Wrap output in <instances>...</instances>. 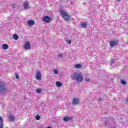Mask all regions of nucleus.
I'll return each instance as SVG.
<instances>
[{"label": "nucleus", "instance_id": "obj_1", "mask_svg": "<svg viewBox=\"0 0 128 128\" xmlns=\"http://www.w3.org/2000/svg\"><path fill=\"white\" fill-rule=\"evenodd\" d=\"M74 80H76L77 82H82V80H84V77L82 75L80 74V73L75 72L72 74Z\"/></svg>", "mask_w": 128, "mask_h": 128}, {"label": "nucleus", "instance_id": "obj_2", "mask_svg": "<svg viewBox=\"0 0 128 128\" xmlns=\"http://www.w3.org/2000/svg\"><path fill=\"white\" fill-rule=\"evenodd\" d=\"M60 12L62 18H64V20H70V15L66 14V12L64 10H60Z\"/></svg>", "mask_w": 128, "mask_h": 128}, {"label": "nucleus", "instance_id": "obj_3", "mask_svg": "<svg viewBox=\"0 0 128 128\" xmlns=\"http://www.w3.org/2000/svg\"><path fill=\"white\" fill-rule=\"evenodd\" d=\"M80 104V99L78 98H74L72 100V104L74 106H76Z\"/></svg>", "mask_w": 128, "mask_h": 128}, {"label": "nucleus", "instance_id": "obj_4", "mask_svg": "<svg viewBox=\"0 0 128 128\" xmlns=\"http://www.w3.org/2000/svg\"><path fill=\"white\" fill-rule=\"evenodd\" d=\"M43 22H46V24H49L50 22L52 20V18L48 16H44L42 18Z\"/></svg>", "mask_w": 128, "mask_h": 128}, {"label": "nucleus", "instance_id": "obj_5", "mask_svg": "<svg viewBox=\"0 0 128 128\" xmlns=\"http://www.w3.org/2000/svg\"><path fill=\"white\" fill-rule=\"evenodd\" d=\"M118 40H116L115 41H110V48H113L114 46H118Z\"/></svg>", "mask_w": 128, "mask_h": 128}, {"label": "nucleus", "instance_id": "obj_6", "mask_svg": "<svg viewBox=\"0 0 128 128\" xmlns=\"http://www.w3.org/2000/svg\"><path fill=\"white\" fill-rule=\"evenodd\" d=\"M23 6H24V10H28V8H30V4L28 2H24Z\"/></svg>", "mask_w": 128, "mask_h": 128}, {"label": "nucleus", "instance_id": "obj_7", "mask_svg": "<svg viewBox=\"0 0 128 128\" xmlns=\"http://www.w3.org/2000/svg\"><path fill=\"white\" fill-rule=\"evenodd\" d=\"M36 78L38 80H42V75L40 74V71H38L36 74Z\"/></svg>", "mask_w": 128, "mask_h": 128}, {"label": "nucleus", "instance_id": "obj_8", "mask_svg": "<svg viewBox=\"0 0 128 128\" xmlns=\"http://www.w3.org/2000/svg\"><path fill=\"white\" fill-rule=\"evenodd\" d=\"M0 88H1L0 89V92H4L6 90V86L4 85V83H0Z\"/></svg>", "mask_w": 128, "mask_h": 128}, {"label": "nucleus", "instance_id": "obj_9", "mask_svg": "<svg viewBox=\"0 0 128 128\" xmlns=\"http://www.w3.org/2000/svg\"><path fill=\"white\" fill-rule=\"evenodd\" d=\"M24 48H25V50H30V44L29 42H26Z\"/></svg>", "mask_w": 128, "mask_h": 128}, {"label": "nucleus", "instance_id": "obj_10", "mask_svg": "<svg viewBox=\"0 0 128 128\" xmlns=\"http://www.w3.org/2000/svg\"><path fill=\"white\" fill-rule=\"evenodd\" d=\"M64 122H68V120H72V117H67L65 116L63 118Z\"/></svg>", "mask_w": 128, "mask_h": 128}, {"label": "nucleus", "instance_id": "obj_11", "mask_svg": "<svg viewBox=\"0 0 128 128\" xmlns=\"http://www.w3.org/2000/svg\"><path fill=\"white\" fill-rule=\"evenodd\" d=\"M80 26L82 28H86L88 26V24L85 22H82L80 23Z\"/></svg>", "mask_w": 128, "mask_h": 128}, {"label": "nucleus", "instance_id": "obj_12", "mask_svg": "<svg viewBox=\"0 0 128 128\" xmlns=\"http://www.w3.org/2000/svg\"><path fill=\"white\" fill-rule=\"evenodd\" d=\"M28 24H29V26H34V21L32 20H30L28 22Z\"/></svg>", "mask_w": 128, "mask_h": 128}, {"label": "nucleus", "instance_id": "obj_13", "mask_svg": "<svg viewBox=\"0 0 128 128\" xmlns=\"http://www.w3.org/2000/svg\"><path fill=\"white\" fill-rule=\"evenodd\" d=\"M2 48L3 50H8V46L6 44H3L2 45Z\"/></svg>", "mask_w": 128, "mask_h": 128}, {"label": "nucleus", "instance_id": "obj_14", "mask_svg": "<svg viewBox=\"0 0 128 128\" xmlns=\"http://www.w3.org/2000/svg\"><path fill=\"white\" fill-rule=\"evenodd\" d=\"M13 38L15 40H18V36L16 34H14L13 35Z\"/></svg>", "mask_w": 128, "mask_h": 128}, {"label": "nucleus", "instance_id": "obj_15", "mask_svg": "<svg viewBox=\"0 0 128 128\" xmlns=\"http://www.w3.org/2000/svg\"><path fill=\"white\" fill-rule=\"evenodd\" d=\"M62 84L60 82H56V86H58V88L60 87V86H62Z\"/></svg>", "mask_w": 128, "mask_h": 128}, {"label": "nucleus", "instance_id": "obj_16", "mask_svg": "<svg viewBox=\"0 0 128 128\" xmlns=\"http://www.w3.org/2000/svg\"><path fill=\"white\" fill-rule=\"evenodd\" d=\"M9 118H10V122H14V116H10Z\"/></svg>", "mask_w": 128, "mask_h": 128}, {"label": "nucleus", "instance_id": "obj_17", "mask_svg": "<svg viewBox=\"0 0 128 128\" xmlns=\"http://www.w3.org/2000/svg\"><path fill=\"white\" fill-rule=\"evenodd\" d=\"M76 68H82V65L80 64H76L75 65Z\"/></svg>", "mask_w": 128, "mask_h": 128}, {"label": "nucleus", "instance_id": "obj_18", "mask_svg": "<svg viewBox=\"0 0 128 128\" xmlns=\"http://www.w3.org/2000/svg\"><path fill=\"white\" fill-rule=\"evenodd\" d=\"M40 118V115H36V120H39Z\"/></svg>", "mask_w": 128, "mask_h": 128}, {"label": "nucleus", "instance_id": "obj_19", "mask_svg": "<svg viewBox=\"0 0 128 128\" xmlns=\"http://www.w3.org/2000/svg\"><path fill=\"white\" fill-rule=\"evenodd\" d=\"M54 74H58V70L54 69Z\"/></svg>", "mask_w": 128, "mask_h": 128}, {"label": "nucleus", "instance_id": "obj_20", "mask_svg": "<svg viewBox=\"0 0 128 128\" xmlns=\"http://www.w3.org/2000/svg\"><path fill=\"white\" fill-rule=\"evenodd\" d=\"M66 42L68 44H72V40H66Z\"/></svg>", "mask_w": 128, "mask_h": 128}, {"label": "nucleus", "instance_id": "obj_21", "mask_svg": "<svg viewBox=\"0 0 128 128\" xmlns=\"http://www.w3.org/2000/svg\"><path fill=\"white\" fill-rule=\"evenodd\" d=\"M121 83L122 84H126V82L122 80H121Z\"/></svg>", "mask_w": 128, "mask_h": 128}, {"label": "nucleus", "instance_id": "obj_22", "mask_svg": "<svg viewBox=\"0 0 128 128\" xmlns=\"http://www.w3.org/2000/svg\"><path fill=\"white\" fill-rule=\"evenodd\" d=\"M0 124H4L2 118V117H0Z\"/></svg>", "mask_w": 128, "mask_h": 128}, {"label": "nucleus", "instance_id": "obj_23", "mask_svg": "<svg viewBox=\"0 0 128 128\" xmlns=\"http://www.w3.org/2000/svg\"><path fill=\"white\" fill-rule=\"evenodd\" d=\"M12 6L13 8H16V4H14L12 5Z\"/></svg>", "mask_w": 128, "mask_h": 128}, {"label": "nucleus", "instance_id": "obj_24", "mask_svg": "<svg viewBox=\"0 0 128 128\" xmlns=\"http://www.w3.org/2000/svg\"><path fill=\"white\" fill-rule=\"evenodd\" d=\"M36 92L37 94H40V92H42V90L40 89H38L36 90Z\"/></svg>", "mask_w": 128, "mask_h": 128}, {"label": "nucleus", "instance_id": "obj_25", "mask_svg": "<svg viewBox=\"0 0 128 128\" xmlns=\"http://www.w3.org/2000/svg\"><path fill=\"white\" fill-rule=\"evenodd\" d=\"M85 80L86 82H90V80L89 78H85Z\"/></svg>", "mask_w": 128, "mask_h": 128}, {"label": "nucleus", "instance_id": "obj_26", "mask_svg": "<svg viewBox=\"0 0 128 128\" xmlns=\"http://www.w3.org/2000/svg\"><path fill=\"white\" fill-rule=\"evenodd\" d=\"M63 56L62 54H59L58 55V58H62Z\"/></svg>", "mask_w": 128, "mask_h": 128}, {"label": "nucleus", "instance_id": "obj_27", "mask_svg": "<svg viewBox=\"0 0 128 128\" xmlns=\"http://www.w3.org/2000/svg\"><path fill=\"white\" fill-rule=\"evenodd\" d=\"M4 128V124H0V128Z\"/></svg>", "mask_w": 128, "mask_h": 128}, {"label": "nucleus", "instance_id": "obj_28", "mask_svg": "<svg viewBox=\"0 0 128 128\" xmlns=\"http://www.w3.org/2000/svg\"><path fill=\"white\" fill-rule=\"evenodd\" d=\"M16 78L18 79V75L16 76Z\"/></svg>", "mask_w": 128, "mask_h": 128}, {"label": "nucleus", "instance_id": "obj_29", "mask_svg": "<svg viewBox=\"0 0 128 128\" xmlns=\"http://www.w3.org/2000/svg\"><path fill=\"white\" fill-rule=\"evenodd\" d=\"M111 64H114V62H110Z\"/></svg>", "mask_w": 128, "mask_h": 128}, {"label": "nucleus", "instance_id": "obj_30", "mask_svg": "<svg viewBox=\"0 0 128 128\" xmlns=\"http://www.w3.org/2000/svg\"><path fill=\"white\" fill-rule=\"evenodd\" d=\"M117 0V2H120V0Z\"/></svg>", "mask_w": 128, "mask_h": 128}, {"label": "nucleus", "instance_id": "obj_31", "mask_svg": "<svg viewBox=\"0 0 128 128\" xmlns=\"http://www.w3.org/2000/svg\"><path fill=\"white\" fill-rule=\"evenodd\" d=\"M105 124H106V122H105Z\"/></svg>", "mask_w": 128, "mask_h": 128}, {"label": "nucleus", "instance_id": "obj_32", "mask_svg": "<svg viewBox=\"0 0 128 128\" xmlns=\"http://www.w3.org/2000/svg\"><path fill=\"white\" fill-rule=\"evenodd\" d=\"M51 128L50 127H48V128Z\"/></svg>", "mask_w": 128, "mask_h": 128}]
</instances>
